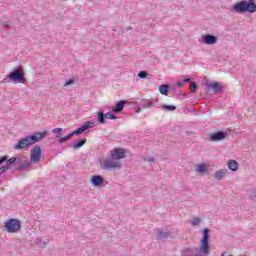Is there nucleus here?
Listing matches in <instances>:
<instances>
[{
  "label": "nucleus",
  "mask_w": 256,
  "mask_h": 256,
  "mask_svg": "<svg viewBox=\"0 0 256 256\" xmlns=\"http://www.w3.org/2000/svg\"><path fill=\"white\" fill-rule=\"evenodd\" d=\"M48 131L44 130L43 132H36L30 136L25 138H21L17 144L14 145V149L16 151H21V149H25L26 147H31V145L35 143H39L43 137L47 135Z\"/></svg>",
  "instance_id": "obj_1"
},
{
  "label": "nucleus",
  "mask_w": 256,
  "mask_h": 256,
  "mask_svg": "<svg viewBox=\"0 0 256 256\" xmlns=\"http://www.w3.org/2000/svg\"><path fill=\"white\" fill-rule=\"evenodd\" d=\"M231 11L238 13V15H243L244 13H256V3L255 0H242L235 3L232 6Z\"/></svg>",
  "instance_id": "obj_2"
},
{
  "label": "nucleus",
  "mask_w": 256,
  "mask_h": 256,
  "mask_svg": "<svg viewBox=\"0 0 256 256\" xmlns=\"http://www.w3.org/2000/svg\"><path fill=\"white\" fill-rule=\"evenodd\" d=\"M4 230L6 233H19L21 231V221L11 218L4 223Z\"/></svg>",
  "instance_id": "obj_3"
},
{
  "label": "nucleus",
  "mask_w": 256,
  "mask_h": 256,
  "mask_svg": "<svg viewBox=\"0 0 256 256\" xmlns=\"http://www.w3.org/2000/svg\"><path fill=\"white\" fill-rule=\"evenodd\" d=\"M11 80L13 83H25V77H23V72L21 69H15L14 71L10 72V75H7L4 78L6 83H9Z\"/></svg>",
  "instance_id": "obj_4"
},
{
  "label": "nucleus",
  "mask_w": 256,
  "mask_h": 256,
  "mask_svg": "<svg viewBox=\"0 0 256 256\" xmlns=\"http://www.w3.org/2000/svg\"><path fill=\"white\" fill-rule=\"evenodd\" d=\"M31 167L30 160L27 159L25 155L16 156V164L15 169L16 171H25V169H29Z\"/></svg>",
  "instance_id": "obj_5"
},
{
  "label": "nucleus",
  "mask_w": 256,
  "mask_h": 256,
  "mask_svg": "<svg viewBox=\"0 0 256 256\" xmlns=\"http://www.w3.org/2000/svg\"><path fill=\"white\" fill-rule=\"evenodd\" d=\"M122 164L118 160L113 158L104 159L101 163V169L111 170V169H121Z\"/></svg>",
  "instance_id": "obj_6"
},
{
  "label": "nucleus",
  "mask_w": 256,
  "mask_h": 256,
  "mask_svg": "<svg viewBox=\"0 0 256 256\" xmlns=\"http://www.w3.org/2000/svg\"><path fill=\"white\" fill-rule=\"evenodd\" d=\"M41 155H43V152L41 151V146L35 145L30 151L31 165H33V163H41Z\"/></svg>",
  "instance_id": "obj_7"
},
{
  "label": "nucleus",
  "mask_w": 256,
  "mask_h": 256,
  "mask_svg": "<svg viewBox=\"0 0 256 256\" xmlns=\"http://www.w3.org/2000/svg\"><path fill=\"white\" fill-rule=\"evenodd\" d=\"M200 248L202 249L203 253H209V229L204 228L203 230V237L200 241Z\"/></svg>",
  "instance_id": "obj_8"
},
{
  "label": "nucleus",
  "mask_w": 256,
  "mask_h": 256,
  "mask_svg": "<svg viewBox=\"0 0 256 256\" xmlns=\"http://www.w3.org/2000/svg\"><path fill=\"white\" fill-rule=\"evenodd\" d=\"M126 153L127 150L123 148H114L110 151V157L116 161H121V159H125V157H127Z\"/></svg>",
  "instance_id": "obj_9"
},
{
  "label": "nucleus",
  "mask_w": 256,
  "mask_h": 256,
  "mask_svg": "<svg viewBox=\"0 0 256 256\" xmlns=\"http://www.w3.org/2000/svg\"><path fill=\"white\" fill-rule=\"evenodd\" d=\"M185 256H207L209 253L203 252V249L200 247H191L184 251Z\"/></svg>",
  "instance_id": "obj_10"
},
{
  "label": "nucleus",
  "mask_w": 256,
  "mask_h": 256,
  "mask_svg": "<svg viewBox=\"0 0 256 256\" xmlns=\"http://www.w3.org/2000/svg\"><path fill=\"white\" fill-rule=\"evenodd\" d=\"M61 131H63V128H54L52 130V133H56V137L59 139V143H65V141H69V139L73 137V132L63 137Z\"/></svg>",
  "instance_id": "obj_11"
},
{
  "label": "nucleus",
  "mask_w": 256,
  "mask_h": 256,
  "mask_svg": "<svg viewBox=\"0 0 256 256\" xmlns=\"http://www.w3.org/2000/svg\"><path fill=\"white\" fill-rule=\"evenodd\" d=\"M93 125H95L94 122L88 121L84 125L79 127L78 129L74 130L72 132V135H81V133H85V131H87V129H91V127H93Z\"/></svg>",
  "instance_id": "obj_12"
},
{
  "label": "nucleus",
  "mask_w": 256,
  "mask_h": 256,
  "mask_svg": "<svg viewBox=\"0 0 256 256\" xmlns=\"http://www.w3.org/2000/svg\"><path fill=\"white\" fill-rule=\"evenodd\" d=\"M228 133L225 131H218L216 133H212L210 135V141L217 142V141H223L227 137Z\"/></svg>",
  "instance_id": "obj_13"
},
{
  "label": "nucleus",
  "mask_w": 256,
  "mask_h": 256,
  "mask_svg": "<svg viewBox=\"0 0 256 256\" xmlns=\"http://www.w3.org/2000/svg\"><path fill=\"white\" fill-rule=\"evenodd\" d=\"M202 43L204 45H215V43H217V38L215 35L206 34L202 36Z\"/></svg>",
  "instance_id": "obj_14"
},
{
  "label": "nucleus",
  "mask_w": 256,
  "mask_h": 256,
  "mask_svg": "<svg viewBox=\"0 0 256 256\" xmlns=\"http://www.w3.org/2000/svg\"><path fill=\"white\" fill-rule=\"evenodd\" d=\"M90 183L94 187H101V185H103V183H105V179L101 175H94V176H92Z\"/></svg>",
  "instance_id": "obj_15"
},
{
  "label": "nucleus",
  "mask_w": 256,
  "mask_h": 256,
  "mask_svg": "<svg viewBox=\"0 0 256 256\" xmlns=\"http://www.w3.org/2000/svg\"><path fill=\"white\" fill-rule=\"evenodd\" d=\"M169 235H171V233L169 232V230L167 229H159L157 234H156V239L158 241H163L165 239H167V237H169Z\"/></svg>",
  "instance_id": "obj_16"
},
{
  "label": "nucleus",
  "mask_w": 256,
  "mask_h": 256,
  "mask_svg": "<svg viewBox=\"0 0 256 256\" xmlns=\"http://www.w3.org/2000/svg\"><path fill=\"white\" fill-rule=\"evenodd\" d=\"M125 105H127V101L120 100L119 102L116 103L115 107L112 108V113H121V111H123Z\"/></svg>",
  "instance_id": "obj_17"
},
{
  "label": "nucleus",
  "mask_w": 256,
  "mask_h": 256,
  "mask_svg": "<svg viewBox=\"0 0 256 256\" xmlns=\"http://www.w3.org/2000/svg\"><path fill=\"white\" fill-rule=\"evenodd\" d=\"M210 88L215 95H217V93H223V87L219 85V82H214L210 84Z\"/></svg>",
  "instance_id": "obj_18"
},
{
  "label": "nucleus",
  "mask_w": 256,
  "mask_h": 256,
  "mask_svg": "<svg viewBox=\"0 0 256 256\" xmlns=\"http://www.w3.org/2000/svg\"><path fill=\"white\" fill-rule=\"evenodd\" d=\"M226 175H227V169H222V170L216 171L214 177L215 179H217V181H221L224 179Z\"/></svg>",
  "instance_id": "obj_19"
},
{
  "label": "nucleus",
  "mask_w": 256,
  "mask_h": 256,
  "mask_svg": "<svg viewBox=\"0 0 256 256\" xmlns=\"http://www.w3.org/2000/svg\"><path fill=\"white\" fill-rule=\"evenodd\" d=\"M140 105L144 109H151V107H155V104H153V102H151V100H147V99H142L140 101Z\"/></svg>",
  "instance_id": "obj_20"
},
{
  "label": "nucleus",
  "mask_w": 256,
  "mask_h": 256,
  "mask_svg": "<svg viewBox=\"0 0 256 256\" xmlns=\"http://www.w3.org/2000/svg\"><path fill=\"white\" fill-rule=\"evenodd\" d=\"M85 143H87V139H81L76 143L73 144H69L68 147H73L74 149H81V147H83V145H85Z\"/></svg>",
  "instance_id": "obj_21"
},
{
  "label": "nucleus",
  "mask_w": 256,
  "mask_h": 256,
  "mask_svg": "<svg viewBox=\"0 0 256 256\" xmlns=\"http://www.w3.org/2000/svg\"><path fill=\"white\" fill-rule=\"evenodd\" d=\"M228 169L233 172L237 171L239 169V163L236 160H229Z\"/></svg>",
  "instance_id": "obj_22"
},
{
  "label": "nucleus",
  "mask_w": 256,
  "mask_h": 256,
  "mask_svg": "<svg viewBox=\"0 0 256 256\" xmlns=\"http://www.w3.org/2000/svg\"><path fill=\"white\" fill-rule=\"evenodd\" d=\"M169 89H171V86L167 84H162L159 86V92L161 93V95H168Z\"/></svg>",
  "instance_id": "obj_23"
},
{
  "label": "nucleus",
  "mask_w": 256,
  "mask_h": 256,
  "mask_svg": "<svg viewBox=\"0 0 256 256\" xmlns=\"http://www.w3.org/2000/svg\"><path fill=\"white\" fill-rule=\"evenodd\" d=\"M16 161H17L16 157H11L10 159L7 158L6 167H8V169H11V165H13L15 168Z\"/></svg>",
  "instance_id": "obj_24"
},
{
  "label": "nucleus",
  "mask_w": 256,
  "mask_h": 256,
  "mask_svg": "<svg viewBox=\"0 0 256 256\" xmlns=\"http://www.w3.org/2000/svg\"><path fill=\"white\" fill-rule=\"evenodd\" d=\"M207 165L206 164H200L196 168V173H207Z\"/></svg>",
  "instance_id": "obj_25"
},
{
  "label": "nucleus",
  "mask_w": 256,
  "mask_h": 256,
  "mask_svg": "<svg viewBox=\"0 0 256 256\" xmlns=\"http://www.w3.org/2000/svg\"><path fill=\"white\" fill-rule=\"evenodd\" d=\"M105 113H103V111H99L98 112V123H100V125H103L105 123Z\"/></svg>",
  "instance_id": "obj_26"
},
{
  "label": "nucleus",
  "mask_w": 256,
  "mask_h": 256,
  "mask_svg": "<svg viewBox=\"0 0 256 256\" xmlns=\"http://www.w3.org/2000/svg\"><path fill=\"white\" fill-rule=\"evenodd\" d=\"M162 109H165L166 111H175L177 107L173 105L164 104L162 105Z\"/></svg>",
  "instance_id": "obj_27"
},
{
  "label": "nucleus",
  "mask_w": 256,
  "mask_h": 256,
  "mask_svg": "<svg viewBox=\"0 0 256 256\" xmlns=\"http://www.w3.org/2000/svg\"><path fill=\"white\" fill-rule=\"evenodd\" d=\"M200 223H201V219H199V218H197V217L192 218V220H191V225H192L193 227H197L198 225H200Z\"/></svg>",
  "instance_id": "obj_28"
},
{
  "label": "nucleus",
  "mask_w": 256,
  "mask_h": 256,
  "mask_svg": "<svg viewBox=\"0 0 256 256\" xmlns=\"http://www.w3.org/2000/svg\"><path fill=\"white\" fill-rule=\"evenodd\" d=\"M195 91H197V83H195L194 81L190 82V93H195Z\"/></svg>",
  "instance_id": "obj_29"
},
{
  "label": "nucleus",
  "mask_w": 256,
  "mask_h": 256,
  "mask_svg": "<svg viewBox=\"0 0 256 256\" xmlns=\"http://www.w3.org/2000/svg\"><path fill=\"white\" fill-rule=\"evenodd\" d=\"M147 71H140L139 73H138V78L139 79H147Z\"/></svg>",
  "instance_id": "obj_30"
},
{
  "label": "nucleus",
  "mask_w": 256,
  "mask_h": 256,
  "mask_svg": "<svg viewBox=\"0 0 256 256\" xmlns=\"http://www.w3.org/2000/svg\"><path fill=\"white\" fill-rule=\"evenodd\" d=\"M105 117H106V119H112V120L117 119V116H115V114H113V113H111V112H107V113L105 114Z\"/></svg>",
  "instance_id": "obj_31"
},
{
  "label": "nucleus",
  "mask_w": 256,
  "mask_h": 256,
  "mask_svg": "<svg viewBox=\"0 0 256 256\" xmlns=\"http://www.w3.org/2000/svg\"><path fill=\"white\" fill-rule=\"evenodd\" d=\"M143 161H147L148 163H155V157L153 156L144 157Z\"/></svg>",
  "instance_id": "obj_32"
},
{
  "label": "nucleus",
  "mask_w": 256,
  "mask_h": 256,
  "mask_svg": "<svg viewBox=\"0 0 256 256\" xmlns=\"http://www.w3.org/2000/svg\"><path fill=\"white\" fill-rule=\"evenodd\" d=\"M73 83H75V80L71 78L64 83V87H69V85H73Z\"/></svg>",
  "instance_id": "obj_33"
},
{
  "label": "nucleus",
  "mask_w": 256,
  "mask_h": 256,
  "mask_svg": "<svg viewBox=\"0 0 256 256\" xmlns=\"http://www.w3.org/2000/svg\"><path fill=\"white\" fill-rule=\"evenodd\" d=\"M6 171H9V166L0 167V175H3Z\"/></svg>",
  "instance_id": "obj_34"
},
{
  "label": "nucleus",
  "mask_w": 256,
  "mask_h": 256,
  "mask_svg": "<svg viewBox=\"0 0 256 256\" xmlns=\"http://www.w3.org/2000/svg\"><path fill=\"white\" fill-rule=\"evenodd\" d=\"M7 159H9V156H7V155L0 158V165H2V163H5V161H7Z\"/></svg>",
  "instance_id": "obj_35"
},
{
  "label": "nucleus",
  "mask_w": 256,
  "mask_h": 256,
  "mask_svg": "<svg viewBox=\"0 0 256 256\" xmlns=\"http://www.w3.org/2000/svg\"><path fill=\"white\" fill-rule=\"evenodd\" d=\"M189 81H191V78H189V77H185V78L183 79V82H184V83H189Z\"/></svg>",
  "instance_id": "obj_36"
},
{
  "label": "nucleus",
  "mask_w": 256,
  "mask_h": 256,
  "mask_svg": "<svg viewBox=\"0 0 256 256\" xmlns=\"http://www.w3.org/2000/svg\"><path fill=\"white\" fill-rule=\"evenodd\" d=\"M4 29H7L9 27V24H3L2 26Z\"/></svg>",
  "instance_id": "obj_37"
},
{
  "label": "nucleus",
  "mask_w": 256,
  "mask_h": 256,
  "mask_svg": "<svg viewBox=\"0 0 256 256\" xmlns=\"http://www.w3.org/2000/svg\"><path fill=\"white\" fill-rule=\"evenodd\" d=\"M177 85L178 87H183V82H178Z\"/></svg>",
  "instance_id": "obj_38"
},
{
  "label": "nucleus",
  "mask_w": 256,
  "mask_h": 256,
  "mask_svg": "<svg viewBox=\"0 0 256 256\" xmlns=\"http://www.w3.org/2000/svg\"><path fill=\"white\" fill-rule=\"evenodd\" d=\"M141 112V108H138L137 110H136V113H140Z\"/></svg>",
  "instance_id": "obj_39"
},
{
  "label": "nucleus",
  "mask_w": 256,
  "mask_h": 256,
  "mask_svg": "<svg viewBox=\"0 0 256 256\" xmlns=\"http://www.w3.org/2000/svg\"><path fill=\"white\" fill-rule=\"evenodd\" d=\"M131 29V27L127 28V31H129Z\"/></svg>",
  "instance_id": "obj_40"
}]
</instances>
